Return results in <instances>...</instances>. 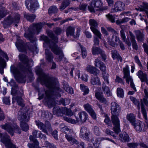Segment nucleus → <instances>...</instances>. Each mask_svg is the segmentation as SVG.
I'll return each instance as SVG.
<instances>
[{
    "instance_id": "nucleus-1",
    "label": "nucleus",
    "mask_w": 148,
    "mask_h": 148,
    "mask_svg": "<svg viewBox=\"0 0 148 148\" xmlns=\"http://www.w3.org/2000/svg\"><path fill=\"white\" fill-rule=\"evenodd\" d=\"M37 74L39 75L40 83L45 85L49 90L45 92V95L42 94L40 96L39 94V100L45 97L46 102L49 108L53 107L55 104V100L54 96H61L60 93H63V90L60 88L59 82L57 79L50 77L48 74L44 73L39 67H37L36 69Z\"/></svg>"
},
{
    "instance_id": "nucleus-2",
    "label": "nucleus",
    "mask_w": 148,
    "mask_h": 148,
    "mask_svg": "<svg viewBox=\"0 0 148 148\" xmlns=\"http://www.w3.org/2000/svg\"><path fill=\"white\" fill-rule=\"evenodd\" d=\"M48 35L54 42L50 40L47 37L44 35L41 36V38L45 43L49 45L50 48L54 54L59 55L58 60L59 61H62L66 63V59L64 57L62 50L56 44L58 41V38L55 36L51 31L48 33Z\"/></svg>"
},
{
    "instance_id": "nucleus-3",
    "label": "nucleus",
    "mask_w": 148,
    "mask_h": 148,
    "mask_svg": "<svg viewBox=\"0 0 148 148\" xmlns=\"http://www.w3.org/2000/svg\"><path fill=\"white\" fill-rule=\"evenodd\" d=\"M45 24L44 22H40L38 23H33L29 27L27 32L24 34V36L29 40L31 43L33 44V48H30V49L34 53L35 51L36 53H38V50L36 45V41L37 39L34 36V34L36 33L37 34H38Z\"/></svg>"
},
{
    "instance_id": "nucleus-4",
    "label": "nucleus",
    "mask_w": 148,
    "mask_h": 148,
    "mask_svg": "<svg viewBox=\"0 0 148 148\" xmlns=\"http://www.w3.org/2000/svg\"><path fill=\"white\" fill-rule=\"evenodd\" d=\"M111 113L112 114L111 120L114 127V131L117 134L121 131L120 121L118 118L119 113L120 112L119 106L115 102H112L111 103Z\"/></svg>"
},
{
    "instance_id": "nucleus-5",
    "label": "nucleus",
    "mask_w": 148,
    "mask_h": 148,
    "mask_svg": "<svg viewBox=\"0 0 148 148\" xmlns=\"http://www.w3.org/2000/svg\"><path fill=\"white\" fill-rule=\"evenodd\" d=\"M21 18L20 14L18 13H12L5 18L2 22L3 27L6 28L13 23H18Z\"/></svg>"
},
{
    "instance_id": "nucleus-6",
    "label": "nucleus",
    "mask_w": 148,
    "mask_h": 148,
    "mask_svg": "<svg viewBox=\"0 0 148 148\" xmlns=\"http://www.w3.org/2000/svg\"><path fill=\"white\" fill-rule=\"evenodd\" d=\"M19 58L22 65L21 66L22 70L26 72H30V67L33 65V62L32 60H29L27 57L23 54L19 55Z\"/></svg>"
},
{
    "instance_id": "nucleus-7",
    "label": "nucleus",
    "mask_w": 148,
    "mask_h": 148,
    "mask_svg": "<svg viewBox=\"0 0 148 148\" xmlns=\"http://www.w3.org/2000/svg\"><path fill=\"white\" fill-rule=\"evenodd\" d=\"M0 127L3 129L6 130L11 136H13L14 132L18 134L21 132V130L16 125L12 124L10 123H6L4 125H1Z\"/></svg>"
},
{
    "instance_id": "nucleus-8",
    "label": "nucleus",
    "mask_w": 148,
    "mask_h": 148,
    "mask_svg": "<svg viewBox=\"0 0 148 148\" xmlns=\"http://www.w3.org/2000/svg\"><path fill=\"white\" fill-rule=\"evenodd\" d=\"M10 69L12 73L14 75V77L17 82L22 83L25 82L26 75L20 72L19 67L12 65L11 66Z\"/></svg>"
},
{
    "instance_id": "nucleus-9",
    "label": "nucleus",
    "mask_w": 148,
    "mask_h": 148,
    "mask_svg": "<svg viewBox=\"0 0 148 148\" xmlns=\"http://www.w3.org/2000/svg\"><path fill=\"white\" fill-rule=\"evenodd\" d=\"M61 131L66 134V138L71 144L77 145L79 143L78 141L73 136V133L72 130L68 128L66 126H64L61 128Z\"/></svg>"
},
{
    "instance_id": "nucleus-10",
    "label": "nucleus",
    "mask_w": 148,
    "mask_h": 148,
    "mask_svg": "<svg viewBox=\"0 0 148 148\" xmlns=\"http://www.w3.org/2000/svg\"><path fill=\"white\" fill-rule=\"evenodd\" d=\"M35 122L38 128L47 135H49V132H52V129L49 121H46L45 124L39 120L36 121Z\"/></svg>"
},
{
    "instance_id": "nucleus-11",
    "label": "nucleus",
    "mask_w": 148,
    "mask_h": 148,
    "mask_svg": "<svg viewBox=\"0 0 148 148\" xmlns=\"http://www.w3.org/2000/svg\"><path fill=\"white\" fill-rule=\"evenodd\" d=\"M123 72L124 73L123 78L126 79V82L129 84V82H130V86L131 88L135 91L136 92V90L133 82V79L132 77L130 75V71L128 65H126L125 67L123 68Z\"/></svg>"
},
{
    "instance_id": "nucleus-12",
    "label": "nucleus",
    "mask_w": 148,
    "mask_h": 148,
    "mask_svg": "<svg viewBox=\"0 0 148 148\" xmlns=\"http://www.w3.org/2000/svg\"><path fill=\"white\" fill-rule=\"evenodd\" d=\"M0 137L2 142L7 148H18L12 142L10 136L6 133L4 134H0Z\"/></svg>"
},
{
    "instance_id": "nucleus-13",
    "label": "nucleus",
    "mask_w": 148,
    "mask_h": 148,
    "mask_svg": "<svg viewBox=\"0 0 148 148\" xmlns=\"http://www.w3.org/2000/svg\"><path fill=\"white\" fill-rule=\"evenodd\" d=\"M89 23L90 26V29L92 32L95 35L101 38V34L97 29L98 25L97 21L94 19H90L89 20Z\"/></svg>"
},
{
    "instance_id": "nucleus-14",
    "label": "nucleus",
    "mask_w": 148,
    "mask_h": 148,
    "mask_svg": "<svg viewBox=\"0 0 148 148\" xmlns=\"http://www.w3.org/2000/svg\"><path fill=\"white\" fill-rule=\"evenodd\" d=\"M25 4L27 8L32 13H34L39 6L37 1L32 0H26Z\"/></svg>"
},
{
    "instance_id": "nucleus-15",
    "label": "nucleus",
    "mask_w": 148,
    "mask_h": 148,
    "mask_svg": "<svg viewBox=\"0 0 148 148\" xmlns=\"http://www.w3.org/2000/svg\"><path fill=\"white\" fill-rule=\"evenodd\" d=\"M102 2L100 0H92L88 8L91 12H95V8H100L102 6Z\"/></svg>"
},
{
    "instance_id": "nucleus-16",
    "label": "nucleus",
    "mask_w": 148,
    "mask_h": 148,
    "mask_svg": "<svg viewBox=\"0 0 148 148\" xmlns=\"http://www.w3.org/2000/svg\"><path fill=\"white\" fill-rule=\"evenodd\" d=\"M107 40L109 44L114 47H117L118 46L119 44L117 43L118 42L120 41L119 38L117 36L114 35H112L111 37H108Z\"/></svg>"
},
{
    "instance_id": "nucleus-17",
    "label": "nucleus",
    "mask_w": 148,
    "mask_h": 148,
    "mask_svg": "<svg viewBox=\"0 0 148 148\" xmlns=\"http://www.w3.org/2000/svg\"><path fill=\"white\" fill-rule=\"evenodd\" d=\"M92 54L93 55L100 54L102 60L105 61L106 58V56L104 51L101 49L96 47H93L92 49Z\"/></svg>"
},
{
    "instance_id": "nucleus-18",
    "label": "nucleus",
    "mask_w": 148,
    "mask_h": 148,
    "mask_svg": "<svg viewBox=\"0 0 148 148\" xmlns=\"http://www.w3.org/2000/svg\"><path fill=\"white\" fill-rule=\"evenodd\" d=\"M22 108L18 112V118L20 121V123L26 122L28 121L29 117L26 114V112L23 113Z\"/></svg>"
},
{
    "instance_id": "nucleus-19",
    "label": "nucleus",
    "mask_w": 148,
    "mask_h": 148,
    "mask_svg": "<svg viewBox=\"0 0 148 148\" xmlns=\"http://www.w3.org/2000/svg\"><path fill=\"white\" fill-rule=\"evenodd\" d=\"M7 5L4 3H2L0 4V20L9 13V11L7 8Z\"/></svg>"
},
{
    "instance_id": "nucleus-20",
    "label": "nucleus",
    "mask_w": 148,
    "mask_h": 148,
    "mask_svg": "<svg viewBox=\"0 0 148 148\" xmlns=\"http://www.w3.org/2000/svg\"><path fill=\"white\" fill-rule=\"evenodd\" d=\"M95 97L100 102L105 104H108V101L104 97L103 92L95 91Z\"/></svg>"
},
{
    "instance_id": "nucleus-21",
    "label": "nucleus",
    "mask_w": 148,
    "mask_h": 148,
    "mask_svg": "<svg viewBox=\"0 0 148 148\" xmlns=\"http://www.w3.org/2000/svg\"><path fill=\"white\" fill-rule=\"evenodd\" d=\"M78 117H76L77 121H80L82 123L85 122L88 118V115L85 112L83 111L78 114Z\"/></svg>"
},
{
    "instance_id": "nucleus-22",
    "label": "nucleus",
    "mask_w": 148,
    "mask_h": 148,
    "mask_svg": "<svg viewBox=\"0 0 148 148\" xmlns=\"http://www.w3.org/2000/svg\"><path fill=\"white\" fill-rule=\"evenodd\" d=\"M89 132L86 127H82L81 128L80 133V137L85 140H87L89 138Z\"/></svg>"
},
{
    "instance_id": "nucleus-23",
    "label": "nucleus",
    "mask_w": 148,
    "mask_h": 148,
    "mask_svg": "<svg viewBox=\"0 0 148 148\" xmlns=\"http://www.w3.org/2000/svg\"><path fill=\"white\" fill-rule=\"evenodd\" d=\"M86 70L88 72L96 76L99 74L100 72L98 69L90 65H88L87 66Z\"/></svg>"
},
{
    "instance_id": "nucleus-24",
    "label": "nucleus",
    "mask_w": 148,
    "mask_h": 148,
    "mask_svg": "<svg viewBox=\"0 0 148 148\" xmlns=\"http://www.w3.org/2000/svg\"><path fill=\"white\" fill-rule=\"evenodd\" d=\"M29 139L30 141L33 142L32 144H29L28 145L29 148H41L38 146L39 143L37 139L34 138L31 135L29 136Z\"/></svg>"
},
{
    "instance_id": "nucleus-25",
    "label": "nucleus",
    "mask_w": 148,
    "mask_h": 148,
    "mask_svg": "<svg viewBox=\"0 0 148 148\" xmlns=\"http://www.w3.org/2000/svg\"><path fill=\"white\" fill-rule=\"evenodd\" d=\"M53 113L58 116H62L64 114V108H60L58 107H54L53 109Z\"/></svg>"
},
{
    "instance_id": "nucleus-26",
    "label": "nucleus",
    "mask_w": 148,
    "mask_h": 148,
    "mask_svg": "<svg viewBox=\"0 0 148 148\" xmlns=\"http://www.w3.org/2000/svg\"><path fill=\"white\" fill-rule=\"evenodd\" d=\"M119 138L122 142L128 143L130 141V137L128 134L125 132L119 134Z\"/></svg>"
},
{
    "instance_id": "nucleus-27",
    "label": "nucleus",
    "mask_w": 148,
    "mask_h": 148,
    "mask_svg": "<svg viewBox=\"0 0 148 148\" xmlns=\"http://www.w3.org/2000/svg\"><path fill=\"white\" fill-rule=\"evenodd\" d=\"M16 45L20 51L23 52L25 51L24 43L22 40H18L16 42Z\"/></svg>"
},
{
    "instance_id": "nucleus-28",
    "label": "nucleus",
    "mask_w": 148,
    "mask_h": 148,
    "mask_svg": "<svg viewBox=\"0 0 148 148\" xmlns=\"http://www.w3.org/2000/svg\"><path fill=\"white\" fill-rule=\"evenodd\" d=\"M136 75L138 76L141 82L147 83V80H148L147 75L145 73H144L142 71L140 70L136 73Z\"/></svg>"
},
{
    "instance_id": "nucleus-29",
    "label": "nucleus",
    "mask_w": 148,
    "mask_h": 148,
    "mask_svg": "<svg viewBox=\"0 0 148 148\" xmlns=\"http://www.w3.org/2000/svg\"><path fill=\"white\" fill-rule=\"evenodd\" d=\"M45 53L46 61L49 62H52L54 58L52 53L48 49H46Z\"/></svg>"
},
{
    "instance_id": "nucleus-30",
    "label": "nucleus",
    "mask_w": 148,
    "mask_h": 148,
    "mask_svg": "<svg viewBox=\"0 0 148 148\" xmlns=\"http://www.w3.org/2000/svg\"><path fill=\"white\" fill-rule=\"evenodd\" d=\"M129 33L130 36V39L132 43L133 48L136 50H137L138 46L135 40V36L131 32L129 31Z\"/></svg>"
},
{
    "instance_id": "nucleus-31",
    "label": "nucleus",
    "mask_w": 148,
    "mask_h": 148,
    "mask_svg": "<svg viewBox=\"0 0 148 148\" xmlns=\"http://www.w3.org/2000/svg\"><path fill=\"white\" fill-rule=\"evenodd\" d=\"M134 32L136 34L137 40L138 41L143 42L145 38V35L143 33L139 30H135Z\"/></svg>"
},
{
    "instance_id": "nucleus-32",
    "label": "nucleus",
    "mask_w": 148,
    "mask_h": 148,
    "mask_svg": "<svg viewBox=\"0 0 148 148\" xmlns=\"http://www.w3.org/2000/svg\"><path fill=\"white\" fill-rule=\"evenodd\" d=\"M125 6L124 4L121 1H117L114 5V11L116 12L118 11H121Z\"/></svg>"
},
{
    "instance_id": "nucleus-33",
    "label": "nucleus",
    "mask_w": 148,
    "mask_h": 148,
    "mask_svg": "<svg viewBox=\"0 0 148 148\" xmlns=\"http://www.w3.org/2000/svg\"><path fill=\"white\" fill-rule=\"evenodd\" d=\"M24 18L30 22H33L35 19L36 16L34 14H31L25 12L24 14Z\"/></svg>"
},
{
    "instance_id": "nucleus-34",
    "label": "nucleus",
    "mask_w": 148,
    "mask_h": 148,
    "mask_svg": "<svg viewBox=\"0 0 148 148\" xmlns=\"http://www.w3.org/2000/svg\"><path fill=\"white\" fill-rule=\"evenodd\" d=\"M121 36L123 42H125V44L127 45L128 46L130 47L131 45V43L128 38L126 39V36L123 30L122 29L120 31Z\"/></svg>"
},
{
    "instance_id": "nucleus-35",
    "label": "nucleus",
    "mask_w": 148,
    "mask_h": 148,
    "mask_svg": "<svg viewBox=\"0 0 148 148\" xmlns=\"http://www.w3.org/2000/svg\"><path fill=\"white\" fill-rule=\"evenodd\" d=\"M132 125L134 126V129L137 132H140L142 130L143 125L140 121H137L134 123V125Z\"/></svg>"
},
{
    "instance_id": "nucleus-36",
    "label": "nucleus",
    "mask_w": 148,
    "mask_h": 148,
    "mask_svg": "<svg viewBox=\"0 0 148 148\" xmlns=\"http://www.w3.org/2000/svg\"><path fill=\"white\" fill-rule=\"evenodd\" d=\"M126 118L132 125H134V123L137 121L136 120L135 116L132 113L128 114L127 115Z\"/></svg>"
},
{
    "instance_id": "nucleus-37",
    "label": "nucleus",
    "mask_w": 148,
    "mask_h": 148,
    "mask_svg": "<svg viewBox=\"0 0 148 148\" xmlns=\"http://www.w3.org/2000/svg\"><path fill=\"white\" fill-rule=\"evenodd\" d=\"M71 2L70 0H64L61 5L60 6L59 9L60 11H62L69 5Z\"/></svg>"
},
{
    "instance_id": "nucleus-38",
    "label": "nucleus",
    "mask_w": 148,
    "mask_h": 148,
    "mask_svg": "<svg viewBox=\"0 0 148 148\" xmlns=\"http://www.w3.org/2000/svg\"><path fill=\"white\" fill-rule=\"evenodd\" d=\"M10 85L12 87V91L14 93H17V90L18 89V86L13 79H11L10 82H8Z\"/></svg>"
},
{
    "instance_id": "nucleus-39",
    "label": "nucleus",
    "mask_w": 148,
    "mask_h": 148,
    "mask_svg": "<svg viewBox=\"0 0 148 148\" xmlns=\"http://www.w3.org/2000/svg\"><path fill=\"white\" fill-rule=\"evenodd\" d=\"M75 28L74 27L69 26L66 29V34L67 36H73L74 34Z\"/></svg>"
},
{
    "instance_id": "nucleus-40",
    "label": "nucleus",
    "mask_w": 148,
    "mask_h": 148,
    "mask_svg": "<svg viewBox=\"0 0 148 148\" xmlns=\"http://www.w3.org/2000/svg\"><path fill=\"white\" fill-rule=\"evenodd\" d=\"M102 89L105 94L107 96L109 97L111 95V93L109 87L106 86L104 83L102 85Z\"/></svg>"
},
{
    "instance_id": "nucleus-41",
    "label": "nucleus",
    "mask_w": 148,
    "mask_h": 148,
    "mask_svg": "<svg viewBox=\"0 0 148 148\" xmlns=\"http://www.w3.org/2000/svg\"><path fill=\"white\" fill-rule=\"evenodd\" d=\"M91 83L92 85H100L101 82L99 79L98 77H92L91 79Z\"/></svg>"
},
{
    "instance_id": "nucleus-42",
    "label": "nucleus",
    "mask_w": 148,
    "mask_h": 148,
    "mask_svg": "<svg viewBox=\"0 0 148 148\" xmlns=\"http://www.w3.org/2000/svg\"><path fill=\"white\" fill-rule=\"evenodd\" d=\"M141 109L144 118L146 120H147V112L146 110L145 109L144 106L143 104L142 100L141 99Z\"/></svg>"
},
{
    "instance_id": "nucleus-43",
    "label": "nucleus",
    "mask_w": 148,
    "mask_h": 148,
    "mask_svg": "<svg viewBox=\"0 0 148 148\" xmlns=\"http://www.w3.org/2000/svg\"><path fill=\"white\" fill-rule=\"evenodd\" d=\"M81 89L84 92V95H85L88 94L89 90L87 86L83 84H81L80 86Z\"/></svg>"
},
{
    "instance_id": "nucleus-44",
    "label": "nucleus",
    "mask_w": 148,
    "mask_h": 148,
    "mask_svg": "<svg viewBox=\"0 0 148 148\" xmlns=\"http://www.w3.org/2000/svg\"><path fill=\"white\" fill-rule=\"evenodd\" d=\"M145 10H148V3L144 2L143 3V5H140L138 8V10L140 11H145Z\"/></svg>"
},
{
    "instance_id": "nucleus-45",
    "label": "nucleus",
    "mask_w": 148,
    "mask_h": 148,
    "mask_svg": "<svg viewBox=\"0 0 148 148\" xmlns=\"http://www.w3.org/2000/svg\"><path fill=\"white\" fill-rule=\"evenodd\" d=\"M26 122L20 123V126L22 130L25 132L27 131L29 129V126Z\"/></svg>"
},
{
    "instance_id": "nucleus-46",
    "label": "nucleus",
    "mask_w": 148,
    "mask_h": 148,
    "mask_svg": "<svg viewBox=\"0 0 148 148\" xmlns=\"http://www.w3.org/2000/svg\"><path fill=\"white\" fill-rule=\"evenodd\" d=\"M58 9L55 6L51 7L48 10V13L49 14H52L53 13H55L57 12Z\"/></svg>"
},
{
    "instance_id": "nucleus-47",
    "label": "nucleus",
    "mask_w": 148,
    "mask_h": 148,
    "mask_svg": "<svg viewBox=\"0 0 148 148\" xmlns=\"http://www.w3.org/2000/svg\"><path fill=\"white\" fill-rule=\"evenodd\" d=\"M15 100L16 101L18 104L22 107V108L25 105L23 102V99L21 97H17L15 98Z\"/></svg>"
},
{
    "instance_id": "nucleus-48",
    "label": "nucleus",
    "mask_w": 148,
    "mask_h": 148,
    "mask_svg": "<svg viewBox=\"0 0 148 148\" xmlns=\"http://www.w3.org/2000/svg\"><path fill=\"white\" fill-rule=\"evenodd\" d=\"M64 120L69 123L72 124H75L77 123V121L73 119H72L66 116H64L63 117Z\"/></svg>"
},
{
    "instance_id": "nucleus-49",
    "label": "nucleus",
    "mask_w": 148,
    "mask_h": 148,
    "mask_svg": "<svg viewBox=\"0 0 148 148\" xmlns=\"http://www.w3.org/2000/svg\"><path fill=\"white\" fill-rule=\"evenodd\" d=\"M64 114L69 116H71L73 115V113L70 109L64 108Z\"/></svg>"
},
{
    "instance_id": "nucleus-50",
    "label": "nucleus",
    "mask_w": 148,
    "mask_h": 148,
    "mask_svg": "<svg viewBox=\"0 0 148 148\" xmlns=\"http://www.w3.org/2000/svg\"><path fill=\"white\" fill-rule=\"evenodd\" d=\"M81 49L82 56L83 58H85L87 55V52L86 49L82 45H80Z\"/></svg>"
},
{
    "instance_id": "nucleus-51",
    "label": "nucleus",
    "mask_w": 148,
    "mask_h": 148,
    "mask_svg": "<svg viewBox=\"0 0 148 148\" xmlns=\"http://www.w3.org/2000/svg\"><path fill=\"white\" fill-rule=\"evenodd\" d=\"M117 94L118 97L123 98L124 96V92L123 89L121 88H118L117 89Z\"/></svg>"
},
{
    "instance_id": "nucleus-52",
    "label": "nucleus",
    "mask_w": 148,
    "mask_h": 148,
    "mask_svg": "<svg viewBox=\"0 0 148 148\" xmlns=\"http://www.w3.org/2000/svg\"><path fill=\"white\" fill-rule=\"evenodd\" d=\"M138 145V143H132L127 144V145L130 148H136Z\"/></svg>"
},
{
    "instance_id": "nucleus-53",
    "label": "nucleus",
    "mask_w": 148,
    "mask_h": 148,
    "mask_svg": "<svg viewBox=\"0 0 148 148\" xmlns=\"http://www.w3.org/2000/svg\"><path fill=\"white\" fill-rule=\"evenodd\" d=\"M84 107L85 110L88 113L91 112V111L93 110L91 106L88 103L84 105Z\"/></svg>"
},
{
    "instance_id": "nucleus-54",
    "label": "nucleus",
    "mask_w": 148,
    "mask_h": 148,
    "mask_svg": "<svg viewBox=\"0 0 148 148\" xmlns=\"http://www.w3.org/2000/svg\"><path fill=\"white\" fill-rule=\"evenodd\" d=\"M111 53L112 57L114 59H115V58H116L117 57H118V56L120 55L118 51L115 50H112L111 51Z\"/></svg>"
},
{
    "instance_id": "nucleus-55",
    "label": "nucleus",
    "mask_w": 148,
    "mask_h": 148,
    "mask_svg": "<svg viewBox=\"0 0 148 148\" xmlns=\"http://www.w3.org/2000/svg\"><path fill=\"white\" fill-rule=\"evenodd\" d=\"M103 63V62L101 61L99 58H97L95 60V66L97 67H99Z\"/></svg>"
},
{
    "instance_id": "nucleus-56",
    "label": "nucleus",
    "mask_w": 148,
    "mask_h": 148,
    "mask_svg": "<svg viewBox=\"0 0 148 148\" xmlns=\"http://www.w3.org/2000/svg\"><path fill=\"white\" fill-rule=\"evenodd\" d=\"M106 16L108 19L112 23H114L115 21V17L112 15L109 14L106 15Z\"/></svg>"
},
{
    "instance_id": "nucleus-57",
    "label": "nucleus",
    "mask_w": 148,
    "mask_h": 148,
    "mask_svg": "<svg viewBox=\"0 0 148 148\" xmlns=\"http://www.w3.org/2000/svg\"><path fill=\"white\" fill-rule=\"evenodd\" d=\"M107 29L108 31L109 32H111L113 35L114 36L118 34L117 32L115 31L113 28H112L110 27H107Z\"/></svg>"
},
{
    "instance_id": "nucleus-58",
    "label": "nucleus",
    "mask_w": 148,
    "mask_h": 148,
    "mask_svg": "<svg viewBox=\"0 0 148 148\" xmlns=\"http://www.w3.org/2000/svg\"><path fill=\"white\" fill-rule=\"evenodd\" d=\"M62 31V30L58 27H56L54 30V32L55 34L57 35L60 34Z\"/></svg>"
},
{
    "instance_id": "nucleus-59",
    "label": "nucleus",
    "mask_w": 148,
    "mask_h": 148,
    "mask_svg": "<svg viewBox=\"0 0 148 148\" xmlns=\"http://www.w3.org/2000/svg\"><path fill=\"white\" fill-rule=\"evenodd\" d=\"M147 45L145 43H144L143 44V47L144 48L145 52L147 54L148 56V38L147 40Z\"/></svg>"
},
{
    "instance_id": "nucleus-60",
    "label": "nucleus",
    "mask_w": 148,
    "mask_h": 148,
    "mask_svg": "<svg viewBox=\"0 0 148 148\" xmlns=\"http://www.w3.org/2000/svg\"><path fill=\"white\" fill-rule=\"evenodd\" d=\"M95 36L94 37V45H98L99 43V39H101L99 38L98 36Z\"/></svg>"
},
{
    "instance_id": "nucleus-61",
    "label": "nucleus",
    "mask_w": 148,
    "mask_h": 148,
    "mask_svg": "<svg viewBox=\"0 0 148 148\" xmlns=\"http://www.w3.org/2000/svg\"><path fill=\"white\" fill-rule=\"evenodd\" d=\"M38 137L44 140H45L47 138V137L46 135L43 134L40 131V132L38 134Z\"/></svg>"
},
{
    "instance_id": "nucleus-62",
    "label": "nucleus",
    "mask_w": 148,
    "mask_h": 148,
    "mask_svg": "<svg viewBox=\"0 0 148 148\" xmlns=\"http://www.w3.org/2000/svg\"><path fill=\"white\" fill-rule=\"evenodd\" d=\"M3 101L4 103L5 104L10 105V104L9 97H4L3 99Z\"/></svg>"
},
{
    "instance_id": "nucleus-63",
    "label": "nucleus",
    "mask_w": 148,
    "mask_h": 148,
    "mask_svg": "<svg viewBox=\"0 0 148 148\" xmlns=\"http://www.w3.org/2000/svg\"><path fill=\"white\" fill-rule=\"evenodd\" d=\"M87 5L86 4H82L79 6V8L80 10L85 11L87 9Z\"/></svg>"
},
{
    "instance_id": "nucleus-64",
    "label": "nucleus",
    "mask_w": 148,
    "mask_h": 148,
    "mask_svg": "<svg viewBox=\"0 0 148 148\" xmlns=\"http://www.w3.org/2000/svg\"><path fill=\"white\" fill-rule=\"evenodd\" d=\"M115 81L116 82L120 83L123 84H124V82L123 79L120 78L117 75H116V76Z\"/></svg>"
}]
</instances>
